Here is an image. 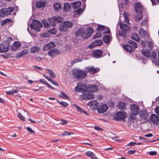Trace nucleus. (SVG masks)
Listing matches in <instances>:
<instances>
[{"label":"nucleus","mask_w":159,"mask_h":159,"mask_svg":"<svg viewBox=\"0 0 159 159\" xmlns=\"http://www.w3.org/2000/svg\"><path fill=\"white\" fill-rule=\"evenodd\" d=\"M93 32V30L91 28H89L87 30H85L83 28H80L75 32L76 37L80 36L83 39H85L89 37Z\"/></svg>","instance_id":"nucleus-1"},{"label":"nucleus","mask_w":159,"mask_h":159,"mask_svg":"<svg viewBox=\"0 0 159 159\" xmlns=\"http://www.w3.org/2000/svg\"><path fill=\"white\" fill-rule=\"evenodd\" d=\"M135 7L136 12L138 14L135 17V19L136 21H139L141 20L143 18V16L142 14V12L143 10V7L142 5L139 2L136 3L134 4Z\"/></svg>","instance_id":"nucleus-2"},{"label":"nucleus","mask_w":159,"mask_h":159,"mask_svg":"<svg viewBox=\"0 0 159 159\" xmlns=\"http://www.w3.org/2000/svg\"><path fill=\"white\" fill-rule=\"evenodd\" d=\"M73 75L76 78L78 79H83L87 76V73L85 70L80 69L75 70L73 71Z\"/></svg>","instance_id":"nucleus-3"},{"label":"nucleus","mask_w":159,"mask_h":159,"mask_svg":"<svg viewBox=\"0 0 159 159\" xmlns=\"http://www.w3.org/2000/svg\"><path fill=\"white\" fill-rule=\"evenodd\" d=\"M128 43V44L125 45L124 46V48L126 52H129L131 53L134 50V49L137 47V43L132 40H129Z\"/></svg>","instance_id":"nucleus-4"},{"label":"nucleus","mask_w":159,"mask_h":159,"mask_svg":"<svg viewBox=\"0 0 159 159\" xmlns=\"http://www.w3.org/2000/svg\"><path fill=\"white\" fill-rule=\"evenodd\" d=\"M127 115L124 111H118L113 116L114 119L116 121H125V119L127 117Z\"/></svg>","instance_id":"nucleus-5"},{"label":"nucleus","mask_w":159,"mask_h":159,"mask_svg":"<svg viewBox=\"0 0 159 159\" xmlns=\"http://www.w3.org/2000/svg\"><path fill=\"white\" fill-rule=\"evenodd\" d=\"M73 25L72 22L65 21L59 25L58 29L61 32H65L68 28L71 27Z\"/></svg>","instance_id":"nucleus-6"},{"label":"nucleus","mask_w":159,"mask_h":159,"mask_svg":"<svg viewBox=\"0 0 159 159\" xmlns=\"http://www.w3.org/2000/svg\"><path fill=\"white\" fill-rule=\"evenodd\" d=\"M119 25L122 31L120 32L119 34L120 36L125 37L126 35V32L128 31L129 29V27L128 25L121 22L120 23Z\"/></svg>","instance_id":"nucleus-7"},{"label":"nucleus","mask_w":159,"mask_h":159,"mask_svg":"<svg viewBox=\"0 0 159 159\" xmlns=\"http://www.w3.org/2000/svg\"><path fill=\"white\" fill-rule=\"evenodd\" d=\"M142 53L147 58H151V59L155 60L157 56V53L156 52H153L150 54V50L148 49H143L142 51Z\"/></svg>","instance_id":"nucleus-8"},{"label":"nucleus","mask_w":159,"mask_h":159,"mask_svg":"<svg viewBox=\"0 0 159 159\" xmlns=\"http://www.w3.org/2000/svg\"><path fill=\"white\" fill-rule=\"evenodd\" d=\"M13 11V8L11 7L3 9L0 10V17H4L5 16L10 14Z\"/></svg>","instance_id":"nucleus-9"},{"label":"nucleus","mask_w":159,"mask_h":159,"mask_svg":"<svg viewBox=\"0 0 159 159\" xmlns=\"http://www.w3.org/2000/svg\"><path fill=\"white\" fill-rule=\"evenodd\" d=\"M30 27L32 29H34L37 31H39V30L42 27L40 22L37 20H35L30 25Z\"/></svg>","instance_id":"nucleus-10"},{"label":"nucleus","mask_w":159,"mask_h":159,"mask_svg":"<svg viewBox=\"0 0 159 159\" xmlns=\"http://www.w3.org/2000/svg\"><path fill=\"white\" fill-rule=\"evenodd\" d=\"M83 93L81 96L82 98L84 100H90L94 98V96L88 90H87Z\"/></svg>","instance_id":"nucleus-11"},{"label":"nucleus","mask_w":159,"mask_h":159,"mask_svg":"<svg viewBox=\"0 0 159 159\" xmlns=\"http://www.w3.org/2000/svg\"><path fill=\"white\" fill-rule=\"evenodd\" d=\"M131 113L132 114L137 115L139 111V109L138 106L135 104H133L130 106Z\"/></svg>","instance_id":"nucleus-12"},{"label":"nucleus","mask_w":159,"mask_h":159,"mask_svg":"<svg viewBox=\"0 0 159 159\" xmlns=\"http://www.w3.org/2000/svg\"><path fill=\"white\" fill-rule=\"evenodd\" d=\"M149 119L150 121L153 124L158 125L159 124V117L155 114H152L150 116Z\"/></svg>","instance_id":"nucleus-13"},{"label":"nucleus","mask_w":159,"mask_h":159,"mask_svg":"<svg viewBox=\"0 0 159 159\" xmlns=\"http://www.w3.org/2000/svg\"><path fill=\"white\" fill-rule=\"evenodd\" d=\"M60 51L57 49L53 48L51 49L48 51V54L52 57H54L55 56L58 55Z\"/></svg>","instance_id":"nucleus-14"},{"label":"nucleus","mask_w":159,"mask_h":159,"mask_svg":"<svg viewBox=\"0 0 159 159\" xmlns=\"http://www.w3.org/2000/svg\"><path fill=\"white\" fill-rule=\"evenodd\" d=\"M93 57L98 58L102 57L103 52L101 50L97 49L93 50Z\"/></svg>","instance_id":"nucleus-15"},{"label":"nucleus","mask_w":159,"mask_h":159,"mask_svg":"<svg viewBox=\"0 0 159 159\" xmlns=\"http://www.w3.org/2000/svg\"><path fill=\"white\" fill-rule=\"evenodd\" d=\"M86 70L88 72L92 74H95L98 73L100 70L98 68H95L94 66L87 67Z\"/></svg>","instance_id":"nucleus-16"},{"label":"nucleus","mask_w":159,"mask_h":159,"mask_svg":"<svg viewBox=\"0 0 159 159\" xmlns=\"http://www.w3.org/2000/svg\"><path fill=\"white\" fill-rule=\"evenodd\" d=\"M8 50V45L7 44L2 43L0 45V52L1 53L7 52Z\"/></svg>","instance_id":"nucleus-17"},{"label":"nucleus","mask_w":159,"mask_h":159,"mask_svg":"<svg viewBox=\"0 0 159 159\" xmlns=\"http://www.w3.org/2000/svg\"><path fill=\"white\" fill-rule=\"evenodd\" d=\"M55 47V43L53 42H51L44 45L43 50H47L51 48H54Z\"/></svg>","instance_id":"nucleus-18"},{"label":"nucleus","mask_w":159,"mask_h":159,"mask_svg":"<svg viewBox=\"0 0 159 159\" xmlns=\"http://www.w3.org/2000/svg\"><path fill=\"white\" fill-rule=\"evenodd\" d=\"M102 44V41L101 40L98 39L92 43L89 46L90 48H92L96 46H101Z\"/></svg>","instance_id":"nucleus-19"},{"label":"nucleus","mask_w":159,"mask_h":159,"mask_svg":"<svg viewBox=\"0 0 159 159\" xmlns=\"http://www.w3.org/2000/svg\"><path fill=\"white\" fill-rule=\"evenodd\" d=\"M140 116L144 120H147L149 116V113L146 110L141 111L139 114Z\"/></svg>","instance_id":"nucleus-20"},{"label":"nucleus","mask_w":159,"mask_h":159,"mask_svg":"<svg viewBox=\"0 0 159 159\" xmlns=\"http://www.w3.org/2000/svg\"><path fill=\"white\" fill-rule=\"evenodd\" d=\"M108 109L107 106L105 104H103L102 106L99 108L98 110V111L99 113H103L106 111Z\"/></svg>","instance_id":"nucleus-21"},{"label":"nucleus","mask_w":159,"mask_h":159,"mask_svg":"<svg viewBox=\"0 0 159 159\" xmlns=\"http://www.w3.org/2000/svg\"><path fill=\"white\" fill-rule=\"evenodd\" d=\"M98 90V88L96 85L94 84H91L89 85L88 90L91 92H96Z\"/></svg>","instance_id":"nucleus-22"},{"label":"nucleus","mask_w":159,"mask_h":159,"mask_svg":"<svg viewBox=\"0 0 159 159\" xmlns=\"http://www.w3.org/2000/svg\"><path fill=\"white\" fill-rule=\"evenodd\" d=\"M28 53V51L27 49H24L23 51L17 53L16 56L18 58H20L24 56V55L27 54Z\"/></svg>","instance_id":"nucleus-23"},{"label":"nucleus","mask_w":159,"mask_h":159,"mask_svg":"<svg viewBox=\"0 0 159 159\" xmlns=\"http://www.w3.org/2000/svg\"><path fill=\"white\" fill-rule=\"evenodd\" d=\"M21 46V43L18 41H15L11 46V48L13 50H16Z\"/></svg>","instance_id":"nucleus-24"},{"label":"nucleus","mask_w":159,"mask_h":159,"mask_svg":"<svg viewBox=\"0 0 159 159\" xmlns=\"http://www.w3.org/2000/svg\"><path fill=\"white\" fill-rule=\"evenodd\" d=\"M117 106L120 110H124L126 108V104L123 102H120L118 103Z\"/></svg>","instance_id":"nucleus-25"},{"label":"nucleus","mask_w":159,"mask_h":159,"mask_svg":"<svg viewBox=\"0 0 159 159\" xmlns=\"http://www.w3.org/2000/svg\"><path fill=\"white\" fill-rule=\"evenodd\" d=\"M86 155L89 157H90L92 159H97L95 154L93 152L90 151H87L85 153Z\"/></svg>","instance_id":"nucleus-26"},{"label":"nucleus","mask_w":159,"mask_h":159,"mask_svg":"<svg viewBox=\"0 0 159 159\" xmlns=\"http://www.w3.org/2000/svg\"><path fill=\"white\" fill-rule=\"evenodd\" d=\"M84 9H82L81 8H79L77 10H75L74 13L75 16L77 17L79 16L80 14L84 11Z\"/></svg>","instance_id":"nucleus-27"},{"label":"nucleus","mask_w":159,"mask_h":159,"mask_svg":"<svg viewBox=\"0 0 159 159\" xmlns=\"http://www.w3.org/2000/svg\"><path fill=\"white\" fill-rule=\"evenodd\" d=\"M49 23L52 26H54L57 24V21L54 16H53L52 18L48 19Z\"/></svg>","instance_id":"nucleus-28"},{"label":"nucleus","mask_w":159,"mask_h":159,"mask_svg":"<svg viewBox=\"0 0 159 159\" xmlns=\"http://www.w3.org/2000/svg\"><path fill=\"white\" fill-rule=\"evenodd\" d=\"M111 40V38L109 35H106L104 36L103 41L106 43H109Z\"/></svg>","instance_id":"nucleus-29"},{"label":"nucleus","mask_w":159,"mask_h":159,"mask_svg":"<svg viewBox=\"0 0 159 159\" xmlns=\"http://www.w3.org/2000/svg\"><path fill=\"white\" fill-rule=\"evenodd\" d=\"M40 50V48L39 46H34L32 47L30 49L31 53H34L38 52Z\"/></svg>","instance_id":"nucleus-30"},{"label":"nucleus","mask_w":159,"mask_h":159,"mask_svg":"<svg viewBox=\"0 0 159 159\" xmlns=\"http://www.w3.org/2000/svg\"><path fill=\"white\" fill-rule=\"evenodd\" d=\"M39 81L45 84L49 88L53 89L54 88L51 86L44 79H40Z\"/></svg>","instance_id":"nucleus-31"},{"label":"nucleus","mask_w":159,"mask_h":159,"mask_svg":"<svg viewBox=\"0 0 159 159\" xmlns=\"http://www.w3.org/2000/svg\"><path fill=\"white\" fill-rule=\"evenodd\" d=\"M88 105L90 106L97 107L98 105L97 102L95 100H92L88 103Z\"/></svg>","instance_id":"nucleus-32"},{"label":"nucleus","mask_w":159,"mask_h":159,"mask_svg":"<svg viewBox=\"0 0 159 159\" xmlns=\"http://www.w3.org/2000/svg\"><path fill=\"white\" fill-rule=\"evenodd\" d=\"M71 4L73 5V8L76 9L81 6V3L80 2H77L71 3Z\"/></svg>","instance_id":"nucleus-33"},{"label":"nucleus","mask_w":159,"mask_h":159,"mask_svg":"<svg viewBox=\"0 0 159 159\" xmlns=\"http://www.w3.org/2000/svg\"><path fill=\"white\" fill-rule=\"evenodd\" d=\"M131 38L133 39L137 42H139L140 40V38L139 37L137 34H132V35H131Z\"/></svg>","instance_id":"nucleus-34"},{"label":"nucleus","mask_w":159,"mask_h":159,"mask_svg":"<svg viewBox=\"0 0 159 159\" xmlns=\"http://www.w3.org/2000/svg\"><path fill=\"white\" fill-rule=\"evenodd\" d=\"M53 7L55 10L57 11L59 9H61V6L60 4L56 2L54 4Z\"/></svg>","instance_id":"nucleus-35"},{"label":"nucleus","mask_w":159,"mask_h":159,"mask_svg":"<svg viewBox=\"0 0 159 159\" xmlns=\"http://www.w3.org/2000/svg\"><path fill=\"white\" fill-rule=\"evenodd\" d=\"M70 6L69 4L66 2L65 3L64 6L63 10L64 11H69L70 9Z\"/></svg>","instance_id":"nucleus-36"},{"label":"nucleus","mask_w":159,"mask_h":159,"mask_svg":"<svg viewBox=\"0 0 159 159\" xmlns=\"http://www.w3.org/2000/svg\"><path fill=\"white\" fill-rule=\"evenodd\" d=\"M80 87L81 90V91L82 92L85 91L87 90H88V88L87 86L85 84H82L80 83Z\"/></svg>","instance_id":"nucleus-37"},{"label":"nucleus","mask_w":159,"mask_h":159,"mask_svg":"<svg viewBox=\"0 0 159 159\" xmlns=\"http://www.w3.org/2000/svg\"><path fill=\"white\" fill-rule=\"evenodd\" d=\"M45 3L43 2H38L36 3V6L38 8H40L41 7L45 6Z\"/></svg>","instance_id":"nucleus-38"},{"label":"nucleus","mask_w":159,"mask_h":159,"mask_svg":"<svg viewBox=\"0 0 159 159\" xmlns=\"http://www.w3.org/2000/svg\"><path fill=\"white\" fill-rule=\"evenodd\" d=\"M139 35L142 37H144L147 34V32L145 30L143 29H140L139 31Z\"/></svg>","instance_id":"nucleus-39"},{"label":"nucleus","mask_w":159,"mask_h":159,"mask_svg":"<svg viewBox=\"0 0 159 159\" xmlns=\"http://www.w3.org/2000/svg\"><path fill=\"white\" fill-rule=\"evenodd\" d=\"M61 95H59L58 96L63 98L67 99L69 98L67 94L65 93L64 92L61 91L60 92Z\"/></svg>","instance_id":"nucleus-40"},{"label":"nucleus","mask_w":159,"mask_h":159,"mask_svg":"<svg viewBox=\"0 0 159 159\" xmlns=\"http://www.w3.org/2000/svg\"><path fill=\"white\" fill-rule=\"evenodd\" d=\"M54 17L56 19L57 22L58 23H60L63 20V18L60 16H54Z\"/></svg>","instance_id":"nucleus-41"},{"label":"nucleus","mask_w":159,"mask_h":159,"mask_svg":"<svg viewBox=\"0 0 159 159\" xmlns=\"http://www.w3.org/2000/svg\"><path fill=\"white\" fill-rule=\"evenodd\" d=\"M42 23L45 28H47L49 27L50 25L46 20L43 19L42 21Z\"/></svg>","instance_id":"nucleus-42"},{"label":"nucleus","mask_w":159,"mask_h":159,"mask_svg":"<svg viewBox=\"0 0 159 159\" xmlns=\"http://www.w3.org/2000/svg\"><path fill=\"white\" fill-rule=\"evenodd\" d=\"M57 102L59 103L63 107H67L68 105V104L66 102H60L58 100H57Z\"/></svg>","instance_id":"nucleus-43"},{"label":"nucleus","mask_w":159,"mask_h":159,"mask_svg":"<svg viewBox=\"0 0 159 159\" xmlns=\"http://www.w3.org/2000/svg\"><path fill=\"white\" fill-rule=\"evenodd\" d=\"M73 106L75 107L77 109V111L80 113H82L83 109L80 107L78 106L76 104H74Z\"/></svg>","instance_id":"nucleus-44"},{"label":"nucleus","mask_w":159,"mask_h":159,"mask_svg":"<svg viewBox=\"0 0 159 159\" xmlns=\"http://www.w3.org/2000/svg\"><path fill=\"white\" fill-rule=\"evenodd\" d=\"M12 20L11 19H7L5 20L4 21H2V25H4L6 24H9L11 22Z\"/></svg>","instance_id":"nucleus-45"},{"label":"nucleus","mask_w":159,"mask_h":159,"mask_svg":"<svg viewBox=\"0 0 159 159\" xmlns=\"http://www.w3.org/2000/svg\"><path fill=\"white\" fill-rule=\"evenodd\" d=\"M106 27V26L102 25H99L98 26V27L97 28V30H105V28Z\"/></svg>","instance_id":"nucleus-46"},{"label":"nucleus","mask_w":159,"mask_h":159,"mask_svg":"<svg viewBox=\"0 0 159 159\" xmlns=\"http://www.w3.org/2000/svg\"><path fill=\"white\" fill-rule=\"evenodd\" d=\"M147 44H148V46L150 49L152 50L153 48V43L151 41H147Z\"/></svg>","instance_id":"nucleus-47"},{"label":"nucleus","mask_w":159,"mask_h":159,"mask_svg":"<svg viewBox=\"0 0 159 159\" xmlns=\"http://www.w3.org/2000/svg\"><path fill=\"white\" fill-rule=\"evenodd\" d=\"M47 70L50 73V74L49 75L50 77L51 78L55 77V75L52 70L47 69Z\"/></svg>","instance_id":"nucleus-48"},{"label":"nucleus","mask_w":159,"mask_h":159,"mask_svg":"<svg viewBox=\"0 0 159 159\" xmlns=\"http://www.w3.org/2000/svg\"><path fill=\"white\" fill-rule=\"evenodd\" d=\"M101 37L100 33L98 32L95 35L93 36V39H95L97 38H99Z\"/></svg>","instance_id":"nucleus-49"},{"label":"nucleus","mask_w":159,"mask_h":159,"mask_svg":"<svg viewBox=\"0 0 159 159\" xmlns=\"http://www.w3.org/2000/svg\"><path fill=\"white\" fill-rule=\"evenodd\" d=\"M80 83H78L77 86L75 87V90L77 92H80L81 90L80 87Z\"/></svg>","instance_id":"nucleus-50"},{"label":"nucleus","mask_w":159,"mask_h":159,"mask_svg":"<svg viewBox=\"0 0 159 159\" xmlns=\"http://www.w3.org/2000/svg\"><path fill=\"white\" fill-rule=\"evenodd\" d=\"M18 117L21 120L24 121L25 120V117L22 116V114L20 113H18L17 114Z\"/></svg>","instance_id":"nucleus-51"},{"label":"nucleus","mask_w":159,"mask_h":159,"mask_svg":"<svg viewBox=\"0 0 159 159\" xmlns=\"http://www.w3.org/2000/svg\"><path fill=\"white\" fill-rule=\"evenodd\" d=\"M134 121L132 120H129L127 123V125L128 127H130L132 125H133L134 123Z\"/></svg>","instance_id":"nucleus-52"},{"label":"nucleus","mask_w":159,"mask_h":159,"mask_svg":"<svg viewBox=\"0 0 159 159\" xmlns=\"http://www.w3.org/2000/svg\"><path fill=\"white\" fill-rule=\"evenodd\" d=\"M158 59L155 60L154 62L155 65L159 66V50L157 51Z\"/></svg>","instance_id":"nucleus-53"},{"label":"nucleus","mask_w":159,"mask_h":159,"mask_svg":"<svg viewBox=\"0 0 159 159\" xmlns=\"http://www.w3.org/2000/svg\"><path fill=\"white\" fill-rule=\"evenodd\" d=\"M135 115L133 114H132L130 115V117L129 118V119L130 120H132L133 121H134L136 120V117L135 116Z\"/></svg>","instance_id":"nucleus-54"},{"label":"nucleus","mask_w":159,"mask_h":159,"mask_svg":"<svg viewBox=\"0 0 159 159\" xmlns=\"http://www.w3.org/2000/svg\"><path fill=\"white\" fill-rule=\"evenodd\" d=\"M73 134L71 133H70L67 131H65L64 133L62 134V136H64L66 135H70L71 134Z\"/></svg>","instance_id":"nucleus-55"},{"label":"nucleus","mask_w":159,"mask_h":159,"mask_svg":"<svg viewBox=\"0 0 159 159\" xmlns=\"http://www.w3.org/2000/svg\"><path fill=\"white\" fill-rule=\"evenodd\" d=\"M7 44H9L11 41H12V39L11 37H7L6 39Z\"/></svg>","instance_id":"nucleus-56"},{"label":"nucleus","mask_w":159,"mask_h":159,"mask_svg":"<svg viewBox=\"0 0 159 159\" xmlns=\"http://www.w3.org/2000/svg\"><path fill=\"white\" fill-rule=\"evenodd\" d=\"M51 32L53 34H55L57 33V30L55 28H52L50 30Z\"/></svg>","instance_id":"nucleus-57"},{"label":"nucleus","mask_w":159,"mask_h":159,"mask_svg":"<svg viewBox=\"0 0 159 159\" xmlns=\"http://www.w3.org/2000/svg\"><path fill=\"white\" fill-rule=\"evenodd\" d=\"M26 129L30 133H34V131L30 127H27Z\"/></svg>","instance_id":"nucleus-58"},{"label":"nucleus","mask_w":159,"mask_h":159,"mask_svg":"<svg viewBox=\"0 0 159 159\" xmlns=\"http://www.w3.org/2000/svg\"><path fill=\"white\" fill-rule=\"evenodd\" d=\"M149 154L151 156L156 155L157 154V153L156 151H151L149 152Z\"/></svg>","instance_id":"nucleus-59"},{"label":"nucleus","mask_w":159,"mask_h":159,"mask_svg":"<svg viewBox=\"0 0 159 159\" xmlns=\"http://www.w3.org/2000/svg\"><path fill=\"white\" fill-rule=\"evenodd\" d=\"M155 112L158 116H159V106L155 108Z\"/></svg>","instance_id":"nucleus-60"},{"label":"nucleus","mask_w":159,"mask_h":159,"mask_svg":"<svg viewBox=\"0 0 159 159\" xmlns=\"http://www.w3.org/2000/svg\"><path fill=\"white\" fill-rule=\"evenodd\" d=\"M136 152L135 150H129L127 152V153L129 154H134Z\"/></svg>","instance_id":"nucleus-61"},{"label":"nucleus","mask_w":159,"mask_h":159,"mask_svg":"<svg viewBox=\"0 0 159 159\" xmlns=\"http://www.w3.org/2000/svg\"><path fill=\"white\" fill-rule=\"evenodd\" d=\"M148 20L147 19H146L144 20L143 21L141 22V24L142 25H146L147 24L148 22Z\"/></svg>","instance_id":"nucleus-62"},{"label":"nucleus","mask_w":159,"mask_h":159,"mask_svg":"<svg viewBox=\"0 0 159 159\" xmlns=\"http://www.w3.org/2000/svg\"><path fill=\"white\" fill-rule=\"evenodd\" d=\"M50 82L52 84H54L55 85H56V86L58 85V84L57 82H55L54 81H53L52 79L50 80Z\"/></svg>","instance_id":"nucleus-63"},{"label":"nucleus","mask_w":159,"mask_h":159,"mask_svg":"<svg viewBox=\"0 0 159 159\" xmlns=\"http://www.w3.org/2000/svg\"><path fill=\"white\" fill-rule=\"evenodd\" d=\"M147 43V42H146L144 41H142L141 42V44L142 45V46L144 47H145L146 45V44Z\"/></svg>","instance_id":"nucleus-64"}]
</instances>
